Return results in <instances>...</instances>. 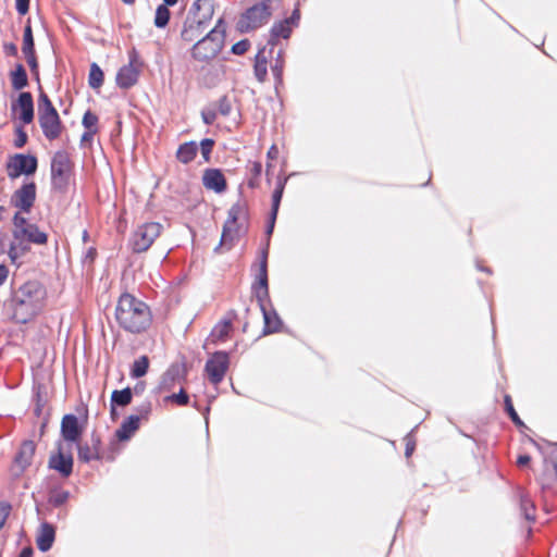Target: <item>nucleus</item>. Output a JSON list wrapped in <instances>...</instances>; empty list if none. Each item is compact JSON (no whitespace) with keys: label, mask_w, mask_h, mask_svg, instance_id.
Here are the masks:
<instances>
[{"label":"nucleus","mask_w":557,"mask_h":557,"mask_svg":"<svg viewBox=\"0 0 557 557\" xmlns=\"http://www.w3.org/2000/svg\"><path fill=\"white\" fill-rule=\"evenodd\" d=\"M46 298V288L37 281H28L12 292L3 308L12 322L25 324L42 311Z\"/></svg>","instance_id":"f257e3e1"},{"label":"nucleus","mask_w":557,"mask_h":557,"mask_svg":"<svg viewBox=\"0 0 557 557\" xmlns=\"http://www.w3.org/2000/svg\"><path fill=\"white\" fill-rule=\"evenodd\" d=\"M119 325L129 333H140L151 323L149 307L131 294H122L115 308Z\"/></svg>","instance_id":"f03ea898"},{"label":"nucleus","mask_w":557,"mask_h":557,"mask_svg":"<svg viewBox=\"0 0 557 557\" xmlns=\"http://www.w3.org/2000/svg\"><path fill=\"white\" fill-rule=\"evenodd\" d=\"M13 242L9 246V257L12 262L18 258L20 253L26 252L29 247L27 244L45 245L48 236L40 231L36 224L29 223L21 212H16L13 216Z\"/></svg>","instance_id":"7ed1b4c3"},{"label":"nucleus","mask_w":557,"mask_h":557,"mask_svg":"<svg viewBox=\"0 0 557 557\" xmlns=\"http://www.w3.org/2000/svg\"><path fill=\"white\" fill-rule=\"evenodd\" d=\"M225 37L223 18H219L216 25L193 47V57L198 61H209L215 58L222 50Z\"/></svg>","instance_id":"20e7f679"},{"label":"nucleus","mask_w":557,"mask_h":557,"mask_svg":"<svg viewBox=\"0 0 557 557\" xmlns=\"http://www.w3.org/2000/svg\"><path fill=\"white\" fill-rule=\"evenodd\" d=\"M271 0L258 3L249 8L239 18L238 28L242 32L256 29L268 23L271 12Z\"/></svg>","instance_id":"39448f33"},{"label":"nucleus","mask_w":557,"mask_h":557,"mask_svg":"<svg viewBox=\"0 0 557 557\" xmlns=\"http://www.w3.org/2000/svg\"><path fill=\"white\" fill-rule=\"evenodd\" d=\"M71 160L65 151L54 153L51 161V184L54 189L64 190L71 174Z\"/></svg>","instance_id":"423d86ee"},{"label":"nucleus","mask_w":557,"mask_h":557,"mask_svg":"<svg viewBox=\"0 0 557 557\" xmlns=\"http://www.w3.org/2000/svg\"><path fill=\"white\" fill-rule=\"evenodd\" d=\"M163 226L158 222L145 223L136 228L132 236V247L135 252H144L150 248L160 236Z\"/></svg>","instance_id":"0eeeda50"},{"label":"nucleus","mask_w":557,"mask_h":557,"mask_svg":"<svg viewBox=\"0 0 557 557\" xmlns=\"http://www.w3.org/2000/svg\"><path fill=\"white\" fill-rule=\"evenodd\" d=\"M141 65L137 50L132 48L128 51V64L122 66L116 74L117 86L124 89L134 86L138 81Z\"/></svg>","instance_id":"6e6552de"},{"label":"nucleus","mask_w":557,"mask_h":557,"mask_svg":"<svg viewBox=\"0 0 557 557\" xmlns=\"http://www.w3.org/2000/svg\"><path fill=\"white\" fill-rule=\"evenodd\" d=\"M36 451V445L33 441H24L10 468L11 475L18 479L23 475L26 469L32 465Z\"/></svg>","instance_id":"1a4fd4ad"},{"label":"nucleus","mask_w":557,"mask_h":557,"mask_svg":"<svg viewBox=\"0 0 557 557\" xmlns=\"http://www.w3.org/2000/svg\"><path fill=\"white\" fill-rule=\"evenodd\" d=\"M230 357L225 351H215L206 362L205 370L210 382L214 385L221 383L228 369Z\"/></svg>","instance_id":"9d476101"},{"label":"nucleus","mask_w":557,"mask_h":557,"mask_svg":"<svg viewBox=\"0 0 557 557\" xmlns=\"http://www.w3.org/2000/svg\"><path fill=\"white\" fill-rule=\"evenodd\" d=\"M268 246L262 250L259 273L256 276V281L252 285L253 295L257 298L258 304L265 302L269 300V285H268Z\"/></svg>","instance_id":"9b49d317"},{"label":"nucleus","mask_w":557,"mask_h":557,"mask_svg":"<svg viewBox=\"0 0 557 557\" xmlns=\"http://www.w3.org/2000/svg\"><path fill=\"white\" fill-rule=\"evenodd\" d=\"M37 170V159L34 156L15 154L8 163V175L16 178L22 174L30 175Z\"/></svg>","instance_id":"f8f14e48"},{"label":"nucleus","mask_w":557,"mask_h":557,"mask_svg":"<svg viewBox=\"0 0 557 557\" xmlns=\"http://www.w3.org/2000/svg\"><path fill=\"white\" fill-rule=\"evenodd\" d=\"M36 199V185L28 183L14 191L11 203L23 212H29Z\"/></svg>","instance_id":"ddd939ff"},{"label":"nucleus","mask_w":557,"mask_h":557,"mask_svg":"<svg viewBox=\"0 0 557 557\" xmlns=\"http://www.w3.org/2000/svg\"><path fill=\"white\" fill-rule=\"evenodd\" d=\"M38 120L46 138L54 140L61 135L62 124L57 110L41 112V114L38 115Z\"/></svg>","instance_id":"4468645a"},{"label":"nucleus","mask_w":557,"mask_h":557,"mask_svg":"<svg viewBox=\"0 0 557 557\" xmlns=\"http://www.w3.org/2000/svg\"><path fill=\"white\" fill-rule=\"evenodd\" d=\"M13 112H18V119L24 124H29L34 120V101L33 96L28 91L18 95L16 101L11 106Z\"/></svg>","instance_id":"2eb2a0df"},{"label":"nucleus","mask_w":557,"mask_h":557,"mask_svg":"<svg viewBox=\"0 0 557 557\" xmlns=\"http://www.w3.org/2000/svg\"><path fill=\"white\" fill-rule=\"evenodd\" d=\"M150 412V406L148 405L141 410V414H132L126 418L121 426L115 431V436L119 441L129 440L134 433L139 429L140 419L147 417Z\"/></svg>","instance_id":"dca6fc26"},{"label":"nucleus","mask_w":557,"mask_h":557,"mask_svg":"<svg viewBox=\"0 0 557 557\" xmlns=\"http://www.w3.org/2000/svg\"><path fill=\"white\" fill-rule=\"evenodd\" d=\"M214 14L213 0H196L188 13L191 18H198L201 25L207 28Z\"/></svg>","instance_id":"f3484780"},{"label":"nucleus","mask_w":557,"mask_h":557,"mask_svg":"<svg viewBox=\"0 0 557 557\" xmlns=\"http://www.w3.org/2000/svg\"><path fill=\"white\" fill-rule=\"evenodd\" d=\"M49 467L58 471L62 476L67 478L73 471V457L71 453H64L59 446L58 453L49 458Z\"/></svg>","instance_id":"a211bd4d"},{"label":"nucleus","mask_w":557,"mask_h":557,"mask_svg":"<svg viewBox=\"0 0 557 557\" xmlns=\"http://www.w3.org/2000/svg\"><path fill=\"white\" fill-rule=\"evenodd\" d=\"M61 434L64 441L76 443L82 435L78 419L74 414H65L61 422Z\"/></svg>","instance_id":"6ab92c4d"},{"label":"nucleus","mask_w":557,"mask_h":557,"mask_svg":"<svg viewBox=\"0 0 557 557\" xmlns=\"http://www.w3.org/2000/svg\"><path fill=\"white\" fill-rule=\"evenodd\" d=\"M202 184L215 193H223L226 189V180L219 169H207L202 175Z\"/></svg>","instance_id":"aec40b11"},{"label":"nucleus","mask_w":557,"mask_h":557,"mask_svg":"<svg viewBox=\"0 0 557 557\" xmlns=\"http://www.w3.org/2000/svg\"><path fill=\"white\" fill-rule=\"evenodd\" d=\"M55 539V529L52 524L48 522L41 523L38 534L36 537V543L41 552H48L54 542Z\"/></svg>","instance_id":"412c9836"},{"label":"nucleus","mask_w":557,"mask_h":557,"mask_svg":"<svg viewBox=\"0 0 557 557\" xmlns=\"http://www.w3.org/2000/svg\"><path fill=\"white\" fill-rule=\"evenodd\" d=\"M182 380V370L177 364L171 366L161 376L159 383L160 392H169L171 391L176 382Z\"/></svg>","instance_id":"4be33fe9"},{"label":"nucleus","mask_w":557,"mask_h":557,"mask_svg":"<svg viewBox=\"0 0 557 557\" xmlns=\"http://www.w3.org/2000/svg\"><path fill=\"white\" fill-rule=\"evenodd\" d=\"M206 27L201 25V22L198 21V18L187 16L181 36L183 40L191 42L202 35Z\"/></svg>","instance_id":"5701e85b"},{"label":"nucleus","mask_w":557,"mask_h":557,"mask_svg":"<svg viewBox=\"0 0 557 557\" xmlns=\"http://www.w3.org/2000/svg\"><path fill=\"white\" fill-rule=\"evenodd\" d=\"M92 445L88 444H78V459L84 462H89L90 460L99 458V446L100 438L98 436L91 437Z\"/></svg>","instance_id":"b1692460"},{"label":"nucleus","mask_w":557,"mask_h":557,"mask_svg":"<svg viewBox=\"0 0 557 557\" xmlns=\"http://www.w3.org/2000/svg\"><path fill=\"white\" fill-rule=\"evenodd\" d=\"M260 310L263 314L264 320V333H274L277 332L282 325V321L277 313L274 310H269L265 307V304H259Z\"/></svg>","instance_id":"393cba45"},{"label":"nucleus","mask_w":557,"mask_h":557,"mask_svg":"<svg viewBox=\"0 0 557 557\" xmlns=\"http://www.w3.org/2000/svg\"><path fill=\"white\" fill-rule=\"evenodd\" d=\"M198 148L195 141L184 143L176 151V159L183 164H188L196 158Z\"/></svg>","instance_id":"a878e982"},{"label":"nucleus","mask_w":557,"mask_h":557,"mask_svg":"<svg viewBox=\"0 0 557 557\" xmlns=\"http://www.w3.org/2000/svg\"><path fill=\"white\" fill-rule=\"evenodd\" d=\"M239 225H234L232 221H226L223 226L220 246L230 249L237 239Z\"/></svg>","instance_id":"bb28decb"},{"label":"nucleus","mask_w":557,"mask_h":557,"mask_svg":"<svg viewBox=\"0 0 557 557\" xmlns=\"http://www.w3.org/2000/svg\"><path fill=\"white\" fill-rule=\"evenodd\" d=\"M132 397L133 394L129 387H126L121 391H113L111 395V414L113 416L115 413L114 406L125 407L131 404Z\"/></svg>","instance_id":"cd10ccee"},{"label":"nucleus","mask_w":557,"mask_h":557,"mask_svg":"<svg viewBox=\"0 0 557 557\" xmlns=\"http://www.w3.org/2000/svg\"><path fill=\"white\" fill-rule=\"evenodd\" d=\"M253 72H255V76L258 79V82L263 83L265 81L267 74H268V69H267V58L264 55V48L261 49L255 58Z\"/></svg>","instance_id":"c85d7f7f"},{"label":"nucleus","mask_w":557,"mask_h":557,"mask_svg":"<svg viewBox=\"0 0 557 557\" xmlns=\"http://www.w3.org/2000/svg\"><path fill=\"white\" fill-rule=\"evenodd\" d=\"M11 84L15 90H21L27 86L28 78L22 64H16L15 70L11 72Z\"/></svg>","instance_id":"c756f323"},{"label":"nucleus","mask_w":557,"mask_h":557,"mask_svg":"<svg viewBox=\"0 0 557 557\" xmlns=\"http://www.w3.org/2000/svg\"><path fill=\"white\" fill-rule=\"evenodd\" d=\"M231 329H232V324L230 321H221L213 327V330L211 332L212 341L213 342L224 341L228 336Z\"/></svg>","instance_id":"7c9ffc66"},{"label":"nucleus","mask_w":557,"mask_h":557,"mask_svg":"<svg viewBox=\"0 0 557 557\" xmlns=\"http://www.w3.org/2000/svg\"><path fill=\"white\" fill-rule=\"evenodd\" d=\"M149 368V359L147 356H141L136 359L131 369V376L134 379H139L144 376Z\"/></svg>","instance_id":"2f4dec72"},{"label":"nucleus","mask_w":557,"mask_h":557,"mask_svg":"<svg viewBox=\"0 0 557 557\" xmlns=\"http://www.w3.org/2000/svg\"><path fill=\"white\" fill-rule=\"evenodd\" d=\"M88 83L94 89L100 88L103 84V72L97 63L90 65Z\"/></svg>","instance_id":"473e14b6"},{"label":"nucleus","mask_w":557,"mask_h":557,"mask_svg":"<svg viewBox=\"0 0 557 557\" xmlns=\"http://www.w3.org/2000/svg\"><path fill=\"white\" fill-rule=\"evenodd\" d=\"M520 509L528 521H534L535 520V506L533 502L530 499L527 495H521L520 497Z\"/></svg>","instance_id":"72a5a7b5"},{"label":"nucleus","mask_w":557,"mask_h":557,"mask_svg":"<svg viewBox=\"0 0 557 557\" xmlns=\"http://www.w3.org/2000/svg\"><path fill=\"white\" fill-rule=\"evenodd\" d=\"M290 32L292 28L289 25V20H284L282 22L275 23L271 28V35L273 38H288Z\"/></svg>","instance_id":"f704fd0d"},{"label":"nucleus","mask_w":557,"mask_h":557,"mask_svg":"<svg viewBox=\"0 0 557 557\" xmlns=\"http://www.w3.org/2000/svg\"><path fill=\"white\" fill-rule=\"evenodd\" d=\"M246 218V209L244 203L236 202L228 210V218L226 221H232L234 225H239V220H245Z\"/></svg>","instance_id":"c9c22d12"},{"label":"nucleus","mask_w":557,"mask_h":557,"mask_svg":"<svg viewBox=\"0 0 557 557\" xmlns=\"http://www.w3.org/2000/svg\"><path fill=\"white\" fill-rule=\"evenodd\" d=\"M170 20V10L166 5L160 4L156 10L154 25L158 28H163L168 25Z\"/></svg>","instance_id":"e433bc0d"},{"label":"nucleus","mask_w":557,"mask_h":557,"mask_svg":"<svg viewBox=\"0 0 557 557\" xmlns=\"http://www.w3.org/2000/svg\"><path fill=\"white\" fill-rule=\"evenodd\" d=\"M22 51L23 53L35 51L33 30L29 23L25 26L24 29Z\"/></svg>","instance_id":"4c0bfd02"},{"label":"nucleus","mask_w":557,"mask_h":557,"mask_svg":"<svg viewBox=\"0 0 557 557\" xmlns=\"http://www.w3.org/2000/svg\"><path fill=\"white\" fill-rule=\"evenodd\" d=\"M83 125L86 129L90 131V134H96L98 116L90 111H87L83 116Z\"/></svg>","instance_id":"58836bf2"},{"label":"nucleus","mask_w":557,"mask_h":557,"mask_svg":"<svg viewBox=\"0 0 557 557\" xmlns=\"http://www.w3.org/2000/svg\"><path fill=\"white\" fill-rule=\"evenodd\" d=\"M50 110L54 111L55 108L53 107L47 94L40 90L38 98V115L41 114V112H50Z\"/></svg>","instance_id":"ea45409f"},{"label":"nucleus","mask_w":557,"mask_h":557,"mask_svg":"<svg viewBox=\"0 0 557 557\" xmlns=\"http://www.w3.org/2000/svg\"><path fill=\"white\" fill-rule=\"evenodd\" d=\"M283 190H284V183L280 182L277 184L273 195H272V209H271V212H275V213L278 212L281 199H282V196H283Z\"/></svg>","instance_id":"a19ab883"},{"label":"nucleus","mask_w":557,"mask_h":557,"mask_svg":"<svg viewBox=\"0 0 557 557\" xmlns=\"http://www.w3.org/2000/svg\"><path fill=\"white\" fill-rule=\"evenodd\" d=\"M213 146H214L213 139L205 138L200 141L199 147L201 150L202 158L205 159L206 162L210 161V156H211Z\"/></svg>","instance_id":"79ce46f5"},{"label":"nucleus","mask_w":557,"mask_h":557,"mask_svg":"<svg viewBox=\"0 0 557 557\" xmlns=\"http://www.w3.org/2000/svg\"><path fill=\"white\" fill-rule=\"evenodd\" d=\"M165 400L175 403L180 406H186L189 401V397L186 394V392L183 388H181L180 393L168 396Z\"/></svg>","instance_id":"37998d69"},{"label":"nucleus","mask_w":557,"mask_h":557,"mask_svg":"<svg viewBox=\"0 0 557 557\" xmlns=\"http://www.w3.org/2000/svg\"><path fill=\"white\" fill-rule=\"evenodd\" d=\"M505 407L513 423H516L517 425H523L522 421L520 420L518 413L516 412L512 406L511 398L509 396L505 397Z\"/></svg>","instance_id":"c03bdc74"},{"label":"nucleus","mask_w":557,"mask_h":557,"mask_svg":"<svg viewBox=\"0 0 557 557\" xmlns=\"http://www.w3.org/2000/svg\"><path fill=\"white\" fill-rule=\"evenodd\" d=\"M69 496H70V494L66 491H61V492L54 493L50 497V503L53 506L59 507L67 500Z\"/></svg>","instance_id":"a18cd8bd"},{"label":"nucleus","mask_w":557,"mask_h":557,"mask_svg":"<svg viewBox=\"0 0 557 557\" xmlns=\"http://www.w3.org/2000/svg\"><path fill=\"white\" fill-rule=\"evenodd\" d=\"M11 505L8 502H0V530L5 524V521L11 512Z\"/></svg>","instance_id":"49530a36"},{"label":"nucleus","mask_w":557,"mask_h":557,"mask_svg":"<svg viewBox=\"0 0 557 557\" xmlns=\"http://www.w3.org/2000/svg\"><path fill=\"white\" fill-rule=\"evenodd\" d=\"M231 111L232 104L230 100L226 97H222L218 103V112L223 116H227L231 113Z\"/></svg>","instance_id":"de8ad7c7"},{"label":"nucleus","mask_w":557,"mask_h":557,"mask_svg":"<svg viewBox=\"0 0 557 557\" xmlns=\"http://www.w3.org/2000/svg\"><path fill=\"white\" fill-rule=\"evenodd\" d=\"M249 46L250 44L247 39L240 40L233 45L232 52L234 54L242 55L248 50Z\"/></svg>","instance_id":"09e8293b"},{"label":"nucleus","mask_w":557,"mask_h":557,"mask_svg":"<svg viewBox=\"0 0 557 557\" xmlns=\"http://www.w3.org/2000/svg\"><path fill=\"white\" fill-rule=\"evenodd\" d=\"M24 54L26 57L28 65L30 66L32 72L36 76H38V63H37V59H36V55H35V51L34 52H27V53H24Z\"/></svg>","instance_id":"8fccbe9b"},{"label":"nucleus","mask_w":557,"mask_h":557,"mask_svg":"<svg viewBox=\"0 0 557 557\" xmlns=\"http://www.w3.org/2000/svg\"><path fill=\"white\" fill-rule=\"evenodd\" d=\"M27 141V135L22 127L16 128L15 147L22 148Z\"/></svg>","instance_id":"3c124183"},{"label":"nucleus","mask_w":557,"mask_h":557,"mask_svg":"<svg viewBox=\"0 0 557 557\" xmlns=\"http://www.w3.org/2000/svg\"><path fill=\"white\" fill-rule=\"evenodd\" d=\"M201 116H202V120H203L205 124L211 125V124H213V122L216 119V112L214 110H211V109L203 110L201 112Z\"/></svg>","instance_id":"603ef678"},{"label":"nucleus","mask_w":557,"mask_h":557,"mask_svg":"<svg viewBox=\"0 0 557 557\" xmlns=\"http://www.w3.org/2000/svg\"><path fill=\"white\" fill-rule=\"evenodd\" d=\"M29 10V0H16V11L21 15H25Z\"/></svg>","instance_id":"864d4df0"},{"label":"nucleus","mask_w":557,"mask_h":557,"mask_svg":"<svg viewBox=\"0 0 557 557\" xmlns=\"http://www.w3.org/2000/svg\"><path fill=\"white\" fill-rule=\"evenodd\" d=\"M276 216H277V213L271 212L270 219H269V223H268V226H267V231H265L268 238H270V236L273 233L275 221H276Z\"/></svg>","instance_id":"5fc2aeb1"},{"label":"nucleus","mask_w":557,"mask_h":557,"mask_svg":"<svg viewBox=\"0 0 557 557\" xmlns=\"http://www.w3.org/2000/svg\"><path fill=\"white\" fill-rule=\"evenodd\" d=\"M272 73L276 81L281 82L282 73H283V65L278 61L271 67Z\"/></svg>","instance_id":"6e6d98bb"},{"label":"nucleus","mask_w":557,"mask_h":557,"mask_svg":"<svg viewBox=\"0 0 557 557\" xmlns=\"http://www.w3.org/2000/svg\"><path fill=\"white\" fill-rule=\"evenodd\" d=\"M261 171H262V165L261 163L259 162H253L252 165H251V169H250V172L252 173V175L257 178L260 176L261 174Z\"/></svg>","instance_id":"4d7b16f0"},{"label":"nucleus","mask_w":557,"mask_h":557,"mask_svg":"<svg viewBox=\"0 0 557 557\" xmlns=\"http://www.w3.org/2000/svg\"><path fill=\"white\" fill-rule=\"evenodd\" d=\"M8 275H9L8 268L3 264H0V285H2L7 281Z\"/></svg>","instance_id":"13d9d810"},{"label":"nucleus","mask_w":557,"mask_h":557,"mask_svg":"<svg viewBox=\"0 0 557 557\" xmlns=\"http://www.w3.org/2000/svg\"><path fill=\"white\" fill-rule=\"evenodd\" d=\"M531 458L529 455H521L517 459L518 466H525L530 462Z\"/></svg>","instance_id":"bf43d9fd"},{"label":"nucleus","mask_w":557,"mask_h":557,"mask_svg":"<svg viewBox=\"0 0 557 557\" xmlns=\"http://www.w3.org/2000/svg\"><path fill=\"white\" fill-rule=\"evenodd\" d=\"M5 52L10 53L12 55H15L17 53V48L14 44H8L4 46Z\"/></svg>","instance_id":"052dcab7"},{"label":"nucleus","mask_w":557,"mask_h":557,"mask_svg":"<svg viewBox=\"0 0 557 557\" xmlns=\"http://www.w3.org/2000/svg\"><path fill=\"white\" fill-rule=\"evenodd\" d=\"M5 239H7V235L0 234V255L5 252V247H7Z\"/></svg>","instance_id":"680f3d73"},{"label":"nucleus","mask_w":557,"mask_h":557,"mask_svg":"<svg viewBox=\"0 0 557 557\" xmlns=\"http://www.w3.org/2000/svg\"><path fill=\"white\" fill-rule=\"evenodd\" d=\"M33 548L32 547H25L20 553L18 557H33Z\"/></svg>","instance_id":"e2e57ef3"},{"label":"nucleus","mask_w":557,"mask_h":557,"mask_svg":"<svg viewBox=\"0 0 557 557\" xmlns=\"http://www.w3.org/2000/svg\"><path fill=\"white\" fill-rule=\"evenodd\" d=\"M277 154H278V150H277V148H276L275 146H272V147L269 149V151H268V157H269L270 159H274V158H276V157H277Z\"/></svg>","instance_id":"0e129e2a"},{"label":"nucleus","mask_w":557,"mask_h":557,"mask_svg":"<svg viewBox=\"0 0 557 557\" xmlns=\"http://www.w3.org/2000/svg\"><path fill=\"white\" fill-rule=\"evenodd\" d=\"M413 448H414L413 444H411L410 442H407L406 451H405L407 457H409L412 454Z\"/></svg>","instance_id":"69168bd1"},{"label":"nucleus","mask_w":557,"mask_h":557,"mask_svg":"<svg viewBox=\"0 0 557 557\" xmlns=\"http://www.w3.org/2000/svg\"><path fill=\"white\" fill-rule=\"evenodd\" d=\"M299 18V14H298V11H295L293 13V15L288 18L289 20V24L290 23H294L295 20H298Z\"/></svg>","instance_id":"338daca9"},{"label":"nucleus","mask_w":557,"mask_h":557,"mask_svg":"<svg viewBox=\"0 0 557 557\" xmlns=\"http://www.w3.org/2000/svg\"><path fill=\"white\" fill-rule=\"evenodd\" d=\"M5 212H7L5 207L0 206V221L3 220Z\"/></svg>","instance_id":"774afa93"}]
</instances>
